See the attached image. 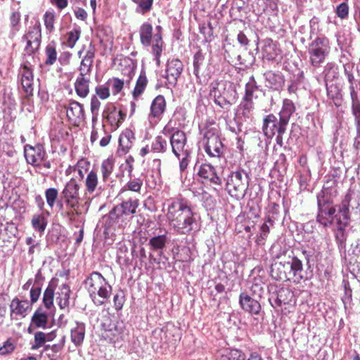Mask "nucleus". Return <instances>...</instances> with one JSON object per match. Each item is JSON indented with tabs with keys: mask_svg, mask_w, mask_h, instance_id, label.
Instances as JSON below:
<instances>
[{
	"mask_svg": "<svg viewBox=\"0 0 360 360\" xmlns=\"http://www.w3.org/2000/svg\"><path fill=\"white\" fill-rule=\"evenodd\" d=\"M50 216L49 211L33 214L31 224L33 229L39 234H43L48 225V217Z\"/></svg>",
	"mask_w": 360,
	"mask_h": 360,
	"instance_id": "cd10ccee",
	"label": "nucleus"
},
{
	"mask_svg": "<svg viewBox=\"0 0 360 360\" xmlns=\"http://www.w3.org/2000/svg\"><path fill=\"white\" fill-rule=\"evenodd\" d=\"M93 63L94 62H92V61L82 59L80 65L79 67V75L89 76L91 75V72L92 70Z\"/></svg>",
	"mask_w": 360,
	"mask_h": 360,
	"instance_id": "69168bd1",
	"label": "nucleus"
},
{
	"mask_svg": "<svg viewBox=\"0 0 360 360\" xmlns=\"http://www.w3.org/2000/svg\"><path fill=\"white\" fill-rule=\"evenodd\" d=\"M101 326L104 330L103 336L105 339H108L113 342L124 340L125 327L123 321L111 322L110 320H106L102 323Z\"/></svg>",
	"mask_w": 360,
	"mask_h": 360,
	"instance_id": "2eb2a0df",
	"label": "nucleus"
},
{
	"mask_svg": "<svg viewBox=\"0 0 360 360\" xmlns=\"http://www.w3.org/2000/svg\"><path fill=\"white\" fill-rule=\"evenodd\" d=\"M86 328L83 323H77L75 328L71 330V341L76 346L82 345L85 337Z\"/></svg>",
	"mask_w": 360,
	"mask_h": 360,
	"instance_id": "ea45409f",
	"label": "nucleus"
},
{
	"mask_svg": "<svg viewBox=\"0 0 360 360\" xmlns=\"http://www.w3.org/2000/svg\"><path fill=\"white\" fill-rule=\"evenodd\" d=\"M24 155L28 164L39 167L45 160L46 153L42 145L37 144L34 146L26 145L24 147Z\"/></svg>",
	"mask_w": 360,
	"mask_h": 360,
	"instance_id": "f3484780",
	"label": "nucleus"
},
{
	"mask_svg": "<svg viewBox=\"0 0 360 360\" xmlns=\"http://www.w3.org/2000/svg\"><path fill=\"white\" fill-rule=\"evenodd\" d=\"M10 308L13 314L25 317L27 311L32 309V306L28 300H20L15 297L11 301Z\"/></svg>",
	"mask_w": 360,
	"mask_h": 360,
	"instance_id": "7c9ffc66",
	"label": "nucleus"
},
{
	"mask_svg": "<svg viewBox=\"0 0 360 360\" xmlns=\"http://www.w3.org/2000/svg\"><path fill=\"white\" fill-rule=\"evenodd\" d=\"M249 175L243 169L231 172L226 179L228 193L238 200L243 199L249 186Z\"/></svg>",
	"mask_w": 360,
	"mask_h": 360,
	"instance_id": "6e6552de",
	"label": "nucleus"
},
{
	"mask_svg": "<svg viewBox=\"0 0 360 360\" xmlns=\"http://www.w3.org/2000/svg\"><path fill=\"white\" fill-rule=\"evenodd\" d=\"M125 117L126 113L121 109L112 103H108L102 112L103 127L108 124L111 130H116L123 122Z\"/></svg>",
	"mask_w": 360,
	"mask_h": 360,
	"instance_id": "4468645a",
	"label": "nucleus"
},
{
	"mask_svg": "<svg viewBox=\"0 0 360 360\" xmlns=\"http://www.w3.org/2000/svg\"><path fill=\"white\" fill-rule=\"evenodd\" d=\"M204 60H205V57L201 51H198L194 55V57H193V67H194L193 73L195 74V75L197 77H198L200 68H201L202 65L203 64Z\"/></svg>",
	"mask_w": 360,
	"mask_h": 360,
	"instance_id": "052dcab7",
	"label": "nucleus"
},
{
	"mask_svg": "<svg viewBox=\"0 0 360 360\" xmlns=\"http://www.w3.org/2000/svg\"><path fill=\"white\" fill-rule=\"evenodd\" d=\"M46 60L44 63L46 65H51L54 64L57 60V51L56 45L53 42L49 43L45 49Z\"/></svg>",
	"mask_w": 360,
	"mask_h": 360,
	"instance_id": "8fccbe9b",
	"label": "nucleus"
},
{
	"mask_svg": "<svg viewBox=\"0 0 360 360\" xmlns=\"http://www.w3.org/2000/svg\"><path fill=\"white\" fill-rule=\"evenodd\" d=\"M307 50L310 65L315 68H319L330 54L329 40L325 37H318L309 43Z\"/></svg>",
	"mask_w": 360,
	"mask_h": 360,
	"instance_id": "0eeeda50",
	"label": "nucleus"
},
{
	"mask_svg": "<svg viewBox=\"0 0 360 360\" xmlns=\"http://www.w3.org/2000/svg\"><path fill=\"white\" fill-rule=\"evenodd\" d=\"M281 120L274 114L266 115L263 120L262 131L267 138H272L276 133L285 134L288 125H281Z\"/></svg>",
	"mask_w": 360,
	"mask_h": 360,
	"instance_id": "dca6fc26",
	"label": "nucleus"
},
{
	"mask_svg": "<svg viewBox=\"0 0 360 360\" xmlns=\"http://www.w3.org/2000/svg\"><path fill=\"white\" fill-rule=\"evenodd\" d=\"M70 288L67 283L62 284L56 293V302L60 309H68L70 306Z\"/></svg>",
	"mask_w": 360,
	"mask_h": 360,
	"instance_id": "c756f323",
	"label": "nucleus"
},
{
	"mask_svg": "<svg viewBox=\"0 0 360 360\" xmlns=\"http://www.w3.org/2000/svg\"><path fill=\"white\" fill-rule=\"evenodd\" d=\"M318 212L316 221L324 227H333L336 224H342V219L333 204L330 197L324 191L317 195Z\"/></svg>",
	"mask_w": 360,
	"mask_h": 360,
	"instance_id": "7ed1b4c3",
	"label": "nucleus"
},
{
	"mask_svg": "<svg viewBox=\"0 0 360 360\" xmlns=\"http://www.w3.org/2000/svg\"><path fill=\"white\" fill-rule=\"evenodd\" d=\"M294 297L293 292L287 288H281L277 292L276 303L278 306L290 303Z\"/></svg>",
	"mask_w": 360,
	"mask_h": 360,
	"instance_id": "a18cd8bd",
	"label": "nucleus"
},
{
	"mask_svg": "<svg viewBox=\"0 0 360 360\" xmlns=\"http://www.w3.org/2000/svg\"><path fill=\"white\" fill-rule=\"evenodd\" d=\"M114 160L112 158L104 160L101 165V174L102 183L105 185L109 181L110 176L114 170Z\"/></svg>",
	"mask_w": 360,
	"mask_h": 360,
	"instance_id": "a19ab883",
	"label": "nucleus"
},
{
	"mask_svg": "<svg viewBox=\"0 0 360 360\" xmlns=\"http://www.w3.org/2000/svg\"><path fill=\"white\" fill-rule=\"evenodd\" d=\"M122 202L117 205L109 212V218L113 221H118L121 217L132 216L136 213L139 206V200L137 198L121 199Z\"/></svg>",
	"mask_w": 360,
	"mask_h": 360,
	"instance_id": "ddd939ff",
	"label": "nucleus"
},
{
	"mask_svg": "<svg viewBox=\"0 0 360 360\" xmlns=\"http://www.w3.org/2000/svg\"><path fill=\"white\" fill-rule=\"evenodd\" d=\"M351 200L352 195L349 192L345 195L344 198L342 200V202L338 207V213L340 214V216H341L342 220L349 221V206Z\"/></svg>",
	"mask_w": 360,
	"mask_h": 360,
	"instance_id": "c03bdc74",
	"label": "nucleus"
},
{
	"mask_svg": "<svg viewBox=\"0 0 360 360\" xmlns=\"http://www.w3.org/2000/svg\"><path fill=\"white\" fill-rule=\"evenodd\" d=\"M184 69L183 63L177 58H172L167 60L165 78L168 83L174 86Z\"/></svg>",
	"mask_w": 360,
	"mask_h": 360,
	"instance_id": "aec40b11",
	"label": "nucleus"
},
{
	"mask_svg": "<svg viewBox=\"0 0 360 360\" xmlns=\"http://www.w3.org/2000/svg\"><path fill=\"white\" fill-rule=\"evenodd\" d=\"M79 184L74 178L70 179L65 185L61 192L62 198L68 208L70 210L67 212L66 215L72 218L74 215L78 214L77 209L79 206Z\"/></svg>",
	"mask_w": 360,
	"mask_h": 360,
	"instance_id": "1a4fd4ad",
	"label": "nucleus"
},
{
	"mask_svg": "<svg viewBox=\"0 0 360 360\" xmlns=\"http://www.w3.org/2000/svg\"><path fill=\"white\" fill-rule=\"evenodd\" d=\"M200 133L203 136V143L220 139L219 126L214 122H208L200 127Z\"/></svg>",
	"mask_w": 360,
	"mask_h": 360,
	"instance_id": "a878e982",
	"label": "nucleus"
},
{
	"mask_svg": "<svg viewBox=\"0 0 360 360\" xmlns=\"http://www.w3.org/2000/svg\"><path fill=\"white\" fill-rule=\"evenodd\" d=\"M67 117L71 124L79 126L85 118L83 105L77 101H71L66 110Z\"/></svg>",
	"mask_w": 360,
	"mask_h": 360,
	"instance_id": "412c9836",
	"label": "nucleus"
},
{
	"mask_svg": "<svg viewBox=\"0 0 360 360\" xmlns=\"http://www.w3.org/2000/svg\"><path fill=\"white\" fill-rule=\"evenodd\" d=\"M155 334L157 335H164V342L167 344L174 345L180 340L179 330L174 326L160 328Z\"/></svg>",
	"mask_w": 360,
	"mask_h": 360,
	"instance_id": "c9c22d12",
	"label": "nucleus"
},
{
	"mask_svg": "<svg viewBox=\"0 0 360 360\" xmlns=\"http://www.w3.org/2000/svg\"><path fill=\"white\" fill-rule=\"evenodd\" d=\"M31 58L25 56L18 71V82L20 84L27 97L33 95L34 91V65L30 61Z\"/></svg>",
	"mask_w": 360,
	"mask_h": 360,
	"instance_id": "9d476101",
	"label": "nucleus"
},
{
	"mask_svg": "<svg viewBox=\"0 0 360 360\" xmlns=\"http://www.w3.org/2000/svg\"><path fill=\"white\" fill-rule=\"evenodd\" d=\"M56 15L53 11H46L44 15V22L46 30L48 32H53Z\"/></svg>",
	"mask_w": 360,
	"mask_h": 360,
	"instance_id": "6e6d98bb",
	"label": "nucleus"
},
{
	"mask_svg": "<svg viewBox=\"0 0 360 360\" xmlns=\"http://www.w3.org/2000/svg\"><path fill=\"white\" fill-rule=\"evenodd\" d=\"M206 153L210 157L219 158L224 153V145L221 139L203 143Z\"/></svg>",
	"mask_w": 360,
	"mask_h": 360,
	"instance_id": "f704fd0d",
	"label": "nucleus"
},
{
	"mask_svg": "<svg viewBox=\"0 0 360 360\" xmlns=\"http://www.w3.org/2000/svg\"><path fill=\"white\" fill-rule=\"evenodd\" d=\"M230 357L227 356V354L222 355V358L225 357L228 360L231 359L232 360H263L262 357L257 352H250L248 354L243 353L242 351L234 349L231 350L229 354Z\"/></svg>",
	"mask_w": 360,
	"mask_h": 360,
	"instance_id": "58836bf2",
	"label": "nucleus"
},
{
	"mask_svg": "<svg viewBox=\"0 0 360 360\" xmlns=\"http://www.w3.org/2000/svg\"><path fill=\"white\" fill-rule=\"evenodd\" d=\"M323 75L325 83L334 81L339 76L338 66L335 63H328L324 66Z\"/></svg>",
	"mask_w": 360,
	"mask_h": 360,
	"instance_id": "79ce46f5",
	"label": "nucleus"
},
{
	"mask_svg": "<svg viewBox=\"0 0 360 360\" xmlns=\"http://www.w3.org/2000/svg\"><path fill=\"white\" fill-rule=\"evenodd\" d=\"M143 181L140 178L131 179L120 191L117 197L120 199L125 198L129 191L140 193Z\"/></svg>",
	"mask_w": 360,
	"mask_h": 360,
	"instance_id": "e433bc0d",
	"label": "nucleus"
},
{
	"mask_svg": "<svg viewBox=\"0 0 360 360\" xmlns=\"http://www.w3.org/2000/svg\"><path fill=\"white\" fill-rule=\"evenodd\" d=\"M150 150L153 153H164L167 150V141L161 136H156L151 143Z\"/></svg>",
	"mask_w": 360,
	"mask_h": 360,
	"instance_id": "09e8293b",
	"label": "nucleus"
},
{
	"mask_svg": "<svg viewBox=\"0 0 360 360\" xmlns=\"http://www.w3.org/2000/svg\"><path fill=\"white\" fill-rule=\"evenodd\" d=\"M172 153L179 162V170L184 173L191 160V149L187 144V137L185 132L176 131L169 139Z\"/></svg>",
	"mask_w": 360,
	"mask_h": 360,
	"instance_id": "39448f33",
	"label": "nucleus"
},
{
	"mask_svg": "<svg viewBox=\"0 0 360 360\" xmlns=\"http://www.w3.org/2000/svg\"><path fill=\"white\" fill-rule=\"evenodd\" d=\"M84 49V46L82 47V49L78 51V56L82 58V59H84L86 60H89L94 62V59L96 55V48L95 46L91 42L88 47V49L86 51L84 56L82 57V54Z\"/></svg>",
	"mask_w": 360,
	"mask_h": 360,
	"instance_id": "680f3d73",
	"label": "nucleus"
},
{
	"mask_svg": "<svg viewBox=\"0 0 360 360\" xmlns=\"http://www.w3.org/2000/svg\"><path fill=\"white\" fill-rule=\"evenodd\" d=\"M134 139V134L132 131L126 129L123 131L119 137L117 153L120 155L127 154L131 148Z\"/></svg>",
	"mask_w": 360,
	"mask_h": 360,
	"instance_id": "bb28decb",
	"label": "nucleus"
},
{
	"mask_svg": "<svg viewBox=\"0 0 360 360\" xmlns=\"http://www.w3.org/2000/svg\"><path fill=\"white\" fill-rule=\"evenodd\" d=\"M259 91V86L254 76H251L245 85V94L242 98L243 100L253 101L257 98V93Z\"/></svg>",
	"mask_w": 360,
	"mask_h": 360,
	"instance_id": "4c0bfd02",
	"label": "nucleus"
},
{
	"mask_svg": "<svg viewBox=\"0 0 360 360\" xmlns=\"http://www.w3.org/2000/svg\"><path fill=\"white\" fill-rule=\"evenodd\" d=\"M89 296L96 306L104 304L111 295L112 288L108 281L97 271L92 272L84 281Z\"/></svg>",
	"mask_w": 360,
	"mask_h": 360,
	"instance_id": "f03ea898",
	"label": "nucleus"
},
{
	"mask_svg": "<svg viewBox=\"0 0 360 360\" xmlns=\"http://www.w3.org/2000/svg\"><path fill=\"white\" fill-rule=\"evenodd\" d=\"M239 303L241 308L250 314H258L261 310L259 302L245 292H243L239 297Z\"/></svg>",
	"mask_w": 360,
	"mask_h": 360,
	"instance_id": "393cba45",
	"label": "nucleus"
},
{
	"mask_svg": "<svg viewBox=\"0 0 360 360\" xmlns=\"http://www.w3.org/2000/svg\"><path fill=\"white\" fill-rule=\"evenodd\" d=\"M89 76L79 75L75 82V89L77 96L86 98L89 93Z\"/></svg>",
	"mask_w": 360,
	"mask_h": 360,
	"instance_id": "473e14b6",
	"label": "nucleus"
},
{
	"mask_svg": "<svg viewBox=\"0 0 360 360\" xmlns=\"http://www.w3.org/2000/svg\"><path fill=\"white\" fill-rule=\"evenodd\" d=\"M85 193H101L105 189V184H99L98 174L95 169L91 170L84 180Z\"/></svg>",
	"mask_w": 360,
	"mask_h": 360,
	"instance_id": "4be33fe9",
	"label": "nucleus"
},
{
	"mask_svg": "<svg viewBox=\"0 0 360 360\" xmlns=\"http://www.w3.org/2000/svg\"><path fill=\"white\" fill-rule=\"evenodd\" d=\"M336 15L340 19H346L349 15V6L343 2L339 4L335 9Z\"/></svg>",
	"mask_w": 360,
	"mask_h": 360,
	"instance_id": "338daca9",
	"label": "nucleus"
},
{
	"mask_svg": "<svg viewBox=\"0 0 360 360\" xmlns=\"http://www.w3.org/2000/svg\"><path fill=\"white\" fill-rule=\"evenodd\" d=\"M167 242V237L165 235L157 236L151 238L149 240V245L151 249L154 250H162L165 248Z\"/></svg>",
	"mask_w": 360,
	"mask_h": 360,
	"instance_id": "864d4df0",
	"label": "nucleus"
},
{
	"mask_svg": "<svg viewBox=\"0 0 360 360\" xmlns=\"http://www.w3.org/2000/svg\"><path fill=\"white\" fill-rule=\"evenodd\" d=\"M197 174L204 184L217 186L221 185V179L217 175L216 169L211 164L200 165L198 169Z\"/></svg>",
	"mask_w": 360,
	"mask_h": 360,
	"instance_id": "6ab92c4d",
	"label": "nucleus"
},
{
	"mask_svg": "<svg viewBox=\"0 0 360 360\" xmlns=\"http://www.w3.org/2000/svg\"><path fill=\"white\" fill-rule=\"evenodd\" d=\"M46 342L45 333L42 331L35 333L34 336V344L32 346V349L35 350L39 349L45 344Z\"/></svg>",
	"mask_w": 360,
	"mask_h": 360,
	"instance_id": "0e129e2a",
	"label": "nucleus"
},
{
	"mask_svg": "<svg viewBox=\"0 0 360 360\" xmlns=\"http://www.w3.org/2000/svg\"><path fill=\"white\" fill-rule=\"evenodd\" d=\"M325 85L328 98L333 100L335 105H338L336 101H338L341 98V94L338 87L334 84L328 85V83H325Z\"/></svg>",
	"mask_w": 360,
	"mask_h": 360,
	"instance_id": "4d7b16f0",
	"label": "nucleus"
},
{
	"mask_svg": "<svg viewBox=\"0 0 360 360\" xmlns=\"http://www.w3.org/2000/svg\"><path fill=\"white\" fill-rule=\"evenodd\" d=\"M271 275L276 281H285L283 262H275L271 266Z\"/></svg>",
	"mask_w": 360,
	"mask_h": 360,
	"instance_id": "de8ad7c7",
	"label": "nucleus"
},
{
	"mask_svg": "<svg viewBox=\"0 0 360 360\" xmlns=\"http://www.w3.org/2000/svg\"><path fill=\"white\" fill-rule=\"evenodd\" d=\"M107 84L109 87H111L112 94L115 96L122 90L124 87V81L117 77H112V79H108Z\"/></svg>",
	"mask_w": 360,
	"mask_h": 360,
	"instance_id": "13d9d810",
	"label": "nucleus"
},
{
	"mask_svg": "<svg viewBox=\"0 0 360 360\" xmlns=\"http://www.w3.org/2000/svg\"><path fill=\"white\" fill-rule=\"evenodd\" d=\"M266 86L274 90H279L284 84V77L281 73L267 71L264 73Z\"/></svg>",
	"mask_w": 360,
	"mask_h": 360,
	"instance_id": "2f4dec72",
	"label": "nucleus"
},
{
	"mask_svg": "<svg viewBox=\"0 0 360 360\" xmlns=\"http://www.w3.org/2000/svg\"><path fill=\"white\" fill-rule=\"evenodd\" d=\"M285 281L295 283H300L302 281L310 279V276L303 269L302 262L297 257H289L287 260H283Z\"/></svg>",
	"mask_w": 360,
	"mask_h": 360,
	"instance_id": "9b49d317",
	"label": "nucleus"
},
{
	"mask_svg": "<svg viewBox=\"0 0 360 360\" xmlns=\"http://www.w3.org/2000/svg\"><path fill=\"white\" fill-rule=\"evenodd\" d=\"M81 34V28L79 26H75L72 30L67 34V44L70 48H73L79 40Z\"/></svg>",
	"mask_w": 360,
	"mask_h": 360,
	"instance_id": "3c124183",
	"label": "nucleus"
},
{
	"mask_svg": "<svg viewBox=\"0 0 360 360\" xmlns=\"http://www.w3.org/2000/svg\"><path fill=\"white\" fill-rule=\"evenodd\" d=\"M349 224V221L342 220V224H336L333 226L335 228V240L339 247L345 246L347 236L345 234V229Z\"/></svg>",
	"mask_w": 360,
	"mask_h": 360,
	"instance_id": "37998d69",
	"label": "nucleus"
},
{
	"mask_svg": "<svg viewBox=\"0 0 360 360\" xmlns=\"http://www.w3.org/2000/svg\"><path fill=\"white\" fill-rule=\"evenodd\" d=\"M210 96L215 104L221 108H229L234 104L238 98L235 86L226 82L212 83Z\"/></svg>",
	"mask_w": 360,
	"mask_h": 360,
	"instance_id": "423d86ee",
	"label": "nucleus"
},
{
	"mask_svg": "<svg viewBox=\"0 0 360 360\" xmlns=\"http://www.w3.org/2000/svg\"><path fill=\"white\" fill-rule=\"evenodd\" d=\"M148 84V79L144 71H141L137 81L136 86L132 92L133 97L137 99L144 91Z\"/></svg>",
	"mask_w": 360,
	"mask_h": 360,
	"instance_id": "49530a36",
	"label": "nucleus"
},
{
	"mask_svg": "<svg viewBox=\"0 0 360 360\" xmlns=\"http://www.w3.org/2000/svg\"><path fill=\"white\" fill-rule=\"evenodd\" d=\"M137 5L136 12L144 15L148 13L153 6V0H131Z\"/></svg>",
	"mask_w": 360,
	"mask_h": 360,
	"instance_id": "603ef678",
	"label": "nucleus"
},
{
	"mask_svg": "<svg viewBox=\"0 0 360 360\" xmlns=\"http://www.w3.org/2000/svg\"><path fill=\"white\" fill-rule=\"evenodd\" d=\"M96 96L102 100H105L110 96V89L108 86L98 85L95 89Z\"/></svg>",
	"mask_w": 360,
	"mask_h": 360,
	"instance_id": "774afa93",
	"label": "nucleus"
},
{
	"mask_svg": "<svg viewBox=\"0 0 360 360\" xmlns=\"http://www.w3.org/2000/svg\"><path fill=\"white\" fill-rule=\"evenodd\" d=\"M139 32L141 45L146 48L150 47V53L153 56L157 66L160 67V57L165 47L162 37L160 34L153 32V25L148 22L141 24Z\"/></svg>",
	"mask_w": 360,
	"mask_h": 360,
	"instance_id": "20e7f679",
	"label": "nucleus"
},
{
	"mask_svg": "<svg viewBox=\"0 0 360 360\" xmlns=\"http://www.w3.org/2000/svg\"><path fill=\"white\" fill-rule=\"evenodd\" d=\"M49 312L43 307H39L31 318V325L34 328L46 329L48 326Z\"/></svg>",
	"mask_w": 360,
	"mask_h": 360,
	"instance_id": "c85d7f7f",
	"label": "nucleus"
},
{
	"mask_svg": "<svg viewBox=\"0 0 360 360\" xmlns=\"http://www.w3.org/2000/svg\"><path fill=\"white\" fill-rule=\"evenodd\" d=\"M58 195V191L55 188H49L45 191V198L49 207L52 209Z\"/></svg>",
	"mask_w": 360,
	"mask_h": 360,
	"instance_id": "bf43d9fd",
	"label": "nucleus"
},
{
	"mask_svg": "<svg viewBox=\"0 0 360 360\" xmlns=\"http://www.w3.org/2000/svg\"><path fill=\"white\" fill-rule=\"evenodd\" d=\"M162 212L169 229L177 235L195 236L201 229L200 214L181 195L165 200Z\"/></svg>",
	"mask_w": 360,
	"mask_h": 360,
	"instance_id": "f257e3e1",
	"label": "nucleus"
},
{
	"mask_svg": "<svg viewBox=\"0 0 360 360\" xmlns=\"http://www.w3.org/2000/svg\"><path fill=\"white\" fill-rule=\"evenodd\" d=\"M125 302V294L122 290H119L113 297L114 307L116 311L122 309Z\"/></svg>",
	"mask_w": 360,
	"mask_h": 360,
	"instance_id": "e2e57ef3",
	"label": "nucleus"
},
{
	"mask_svg": "<svg viewBox=\"0 0 360 360\" xmlns=\"http://www.w3.org/2000/svg\"><path fill=\"white\" fill-rule=\"evenodd\" d=\"M58 280L56 278H52L46 288L45 289L43 297H42V304L44 307L47 310L51 311L52 310H55L54 306V295H55V290L56 287L58 284Z\"/></svg>",
	"mask_w": 360,
	"mask_h": 360,
	"instance_id": "5701e85b",
	"label": "nucleus"
},
{
	"mask_svg": "<svg viewBox=\"0 0 360 360\" xmlns=\"http://www.w3.org/2000/svg\"><path fill=\"white\" fill-rule=\"evenodd\" d=\"M166 109V101L163 96H157L152 101L150 112L148 115V122L151 125H156L162 119Z\"/></svg>",
	"mask_w": 360,
	"mask_h": 360,
	"instance_id": "a211bd4d",
	"label": "nucleus"
},
{
	"mask_svg": "<svg viewBox=\"0 0 360 360\" xmlns=\"http://www.w3.org/2000/svg\"><path fill=\"white\" fill-rule=\"evenodd\" d=\"M263 53L264 57L267 60H273L278 55L276 46L270 40L266 41V44L263 48Z\"/></svg>",
	"mask_w": 360,
	"mask_h": 360,
	"instance_id": "5fc2aeb1",
	"label": "nucleus"
},
{
	"mask_svg": "<svg viewBox=\"0 0 360 360\" xmlns=\"http://www.w3.org/2000/svg\"><path fill=\"white\" fill-rule=\"evenodd\" d=\"M41 30L39 22H36L30 26L26 33L22 37V41L26 42L25 46V56L31 58L34 60L32 54L37 51L41 44Z\"/></svg>",
	"mask_w": 360,
	"mask_h": 360,
	"instance_id": "f8f14e48",
	"label": "nucleus"
},
{
	"mask_svg": "<svg viewBox=\"0 0 360 360\" xmlns=\"http://www.w3.org/2000/svg\"><path fill=\"white\" fill-rule=\"evenodd\" d=\"M254 109V101L242 99L236 109V118L240 122H245L248 120H251L252 118Z\"/></svg>",
	"mask_w": 360,
	"mask_h": 360,
	"instance_id": "b1692460",
	"label": "nucleus"
},
{
	"mask_svg": "<svg viewBox=\"0 0 360 360\" xmlns=\"http://www.w3.org/2000/svg\"><path fill=\"white\" fill-rule=\"evenodd\" d=\"M295 111V106L292 100L285 98L283 101V105L279 112V117L281 120V125H288L291 115Z\"/></svg>",
	"mask_w": 360,
	"mask_h": 360,
	"instance_id": "72a5a7b5",
	"label": "nucleus"
}]
</instances>
